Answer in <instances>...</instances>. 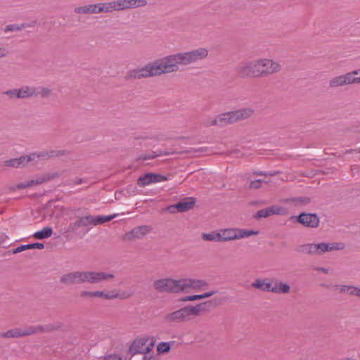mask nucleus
<instances>
[{
	"label": "nucleus",
	"instance_id": "nucleus-39",
	"mask_svg": "<svg viewBox=\"0 0 360 360\" xmlns=\"http://www.w3.org/2000/svg\"><path fill=\"white\" fill-rule=\"evenodd\" d=\"M52 90L46 87H40L36 93L37 95H39L43 98H47L51 96Z\"/></svg>",
	"mask_w": 360,
	"mask_h": 360
},
{
	"label": "nucleus",
	"instance_id": "nucleus-38",
	"mask_svg": "<svg viewBox=\"0 0 360 360\" xmlns=\"http://www.w3.org/2000/svg\"><path fill=\"white\" fill-rule=\"evenodd\" d=\"M316 243H308L302 246V251L310 255H316Z\"/></svg>",
	"mask_w": 360,
	"mask_h": 360
},
{
	"label": "nucleus",
	"instance_id": "nucleus-19",
	"mask_svg": "<svg viewBox=\"0 0 360 360\" xmlns=\"http://www.w3.org/2000/svg\"><path fill=\"white\" fill-rule=\"evenodd\" d=\"M299 222L304 226L310 228H316L319 224V219L314 214L302 213L299 216Z\"/></svg>",
	"mask_w": 360,
	"mask_h": 360
},
{
	"label": "nucleus",
	"instance_id": "nucleus-18",
	"mask_svg": "<svg viewBox=\"0 0 360 360\" xmlns=\"http://www.w3.org/2000/svg\"><path fill=\"white\" fill-rule=\"evenodd\" d=\"M193 207V204H172L161 209L165 214H176L186 212Z\"/></svg>",
	"mask_w": 360,
	"mask_h": 360
},
{
	"label": "nucleus",
	"instance_id": "nucleus-16",
	"mask_svg": "<svg viewBox=\"0 0 360 360\" xmlns=\"http://www.w3.org/2000/svg\"><path fill=\"white\" fill-rule=\"evenodd\" d=\"M117 4L119 11L145 6L148 1L147 0H117Z\"/></svg>",
	"mask_w": 360,
	"mask_h": 360
},
{
	"label": "nucleus",
	"instance_id": "nucleus-52",
	"mask_svg": "<svg viewBox=\"0 0 360 360\" xmlns=\"http://www.w3.org/2000/svg\"><path fill=\"white\" fill-rule=\"evenodd\" d=\"M350 291L351 292H349V295H354V296H356L360 298V288H358L356 286L351 285Z\"/></svg>",
	"mask_w": 360,
	"mask_h": 360
},
{
	"label": "nucleus",
	"instance_id": "nucleus-35",
	"mask_svg": "<svg viewBox=\"0 0 360 360\" xmlns=\"http://www.w3.org/2000/svg\"><path fill=\"white\" fill-rule=\"evenodd\" d=\"M169 154H171V153H169V152L162 153V151H155V152H153L152 153L148 154V155H141L139 158V160H147L153 159L156 157H159L162 155H169Z\"/></svg>",
	"mask_w": 360,
	"mask_h": 360
},
{
	"label": "nucleus",
	"instance_id": "nucleus-6",
	"mask_svg": "<svg viewBox=\"0 0 360 360\" xmlns=\"http://www.w3.org/2000/svg\"><path fill=\"white\" fill-rule=\"evenodd\" d=\"M200 314V304L188 305L167 314L165 319L167 323H181L189 321L192 317L198 316Z\"/></svg>",
	"mask_w": 360,
	"mask_h": 360
},
{
	"label": "nucleus",
	"instance_id": "nucleus-25",
	"mask_svg": "<svg viewBox=\"0 0 360 360\" xmlns=\"http://www.w3.org/2000/svg\"><path fill=\"white\" fill-rule=\"evenodd\" d=\"M18 91L19 98H28L37 96L34 87L23 86L18 89Z\"/></svg>",
	"mask_w": 360,
	"mask_h": 360
},
{
	"label": "nucleus",
	"instance_id": "nucleus-17",
	"mask_svg": "<svg viewBox=\"0 0 360 360\" xmlns=\"http://www.w3.org/2000/svg\"><path fill=\"white\" fill-rule=\"evenodd\" d=\"M33 162H37V160H49L53 158L60 157L65 155V151L58 150H51L49 151H39L32 153Z\"/></svg>",
	"mask_w": 360,
	"mask_h": 360
},
{
	"label": "nucleus",
	"instance_id": "nucleus-4",
	"mask_svg": "<svg viewBox=\"0 0 360 360\" xmlns=\"http://www.w3.org/2000/svg\"><path fill=\"white\" fill-rule=\"evenodd\" d=\"M153 348V338L148 335H141L136 338L131 342L129 347V352L131 355H142V360H158Z\"/></svg>",
	"mask_w": 360,
	"mask_h": 360
},
{
	"label": "nucleus",
	"instance_id": "nucleus-34",
	"mask_svg": "<svg viewBox=\"0 0 360 360\" xmlns=\"http://www.w3.org/2000/svg\"><path fill=\"white\" fill-rule=\"evenodd\" d=\"M202 239L205 241L220 242L219 230L210 233H203L202 234Z\"/></svg>",
	"mask_w": 360,
	"mask_h": 360
},
{
	"label": "nucleus",
	"instance_id": "nucleus-9",
	"mask_svg": "<svg viewBox=\"0 0 360 360\" xmlns=\"http://www.w3.org/2000/svg\"><path fill=\"white\" fill-rule=\"evenodd\" d=\"M155 76L157 72L153 62L148 63L143 68L131 70L127 74V77L129 79H140Z\"/></svg>",
	"mask_w": 360,
	"mask_h": 360
},
{
	"label": "nucleus",
	"instance_id": "nucleus-41",
	"mask_svg": "<svg viewBox=\"0 0 360 360\" xmlns=\"http://www.w3.org/2000/svg\"><path fill=\"white\" fill-rule=\"evenodd\" d=\"M6 336L8 338L23 337L22 330V329H15V330H9L6 333Z\"/></svg>",
	"mask_w": 360,
	"mask_h": 360
},
{
	"label": "nucleus",
	"instance_id": "nucleus-48",
	"mask_svg": "<svg viewBox=\"0 0 360 360\" xmlns=\"http://www.w3.org/2000/svg\"><path fill=\"white\" fill-rule=\"evenodd\" d=\"M196 199L193 197H184L183 195L180 196V198L176 200V202H195Z\"/></svg>",
	"mask_w": 360,
	"mask_h": 360
},
{
	"label": "nucleus",
	"instance_id": "nucleus-14",
	"mask_svg": "<svg viewBox=\"0 0 360 360\" xmlns=\"http://www.w3.org/2000/svg\"><path fill=\"white\" fill-rule=\"evenodd\" d=\"M342 243H316V255H321L326 252L342 250L345 248Z\"/></svg>",
	"mask_w": 360,
	"mask_h": 360
},
{
	"label": "nucleus",
	"instance_id": "nucleus-28",
	"mask_svg": "<svg viewBox=\"0 0 360 360\" xmlns=\"http://www.w3.org/2000/svg\"><path fill=\"white\" fill-rule=\"evenodd\" d=\"M100 11L101 13H110L117 11V0L108 2V3H100Z\"/></svg>",
	"mask_w": 360,
	"mask_h": 360
},
{
	"label": "nucleus",
	"instance_id": "nucleus-57",
	"mask_svg": "<svg viewBox=\"0 0 360 360\" xmlns=\"http://www.w3.org/2000/svg\"><path fill=\"white\" fill-rule=\"evenodd\" d=\"M278 172H275L274 173H267V172H255V174L256 175H259V176H274L276 174H277Z\"/></svg>",
	"mask_w": 360,
	"mask_h": 360
},
{
	"label": "nucleus",
	"instance_id": "nucleus-49",
	"mask_svg": "<svg viewBox=\"0 0 360 360\" xmlns=\"http://www.w3.org/2000/svg\"><path fill=\"white\" fill-rule=\"evenodd\" d=\"M103 360H124V359L118 354H110L105 355L103 357Z\"/></svg>",
	"mask_w": 360,
	"mask_h": 360
},
{
	"label": "nucleus",
	"instance_id": "nucleus-50",
	"mask_svg": "<svg viewBox=\"0 0 360 360\" xmlns=\"http://www.w3.org/2000/svg\"><path fill=\"white\" fill-rule=\"evenodd\" d=\"M263 182H264V181L261 180V179L252 181L250 184V188H259V187H261L262 184ZM265 183H266V181H265Z\"/></svg>",
	"mask_w": 360,
	"mask_h": 360
},
{
	"label": "nucleus",
	"instance_id": "nucleus-11",
	"mask_svg": "<svg viewBox=\"0 0 360 360\" xmlns=\"http://www.w3.org/2000/svg\"><path fill=\"white\" fill-rule=\"evenodd\" d=\"M150 231V227L148 226H137L122 234L121 239L124 242H133L142 239L144 236L148 234Z\"/></svg>",
	"mask_w": 360,
	"mask_h": 360
},
{
	"label": "nucleus",
	"instance_id": "nucleus-10",
	"mask_svg": "<svg viewBox=\"0 0 360 360\" xmlns=\"http://www.w3.org/2000/svg\"><path fill=\"white\" fill-rule=\"evenodd\" d=\"M208 283L200 279L183 278L181 279V292H202L208 288Z\"/></svg>",
	"mask_w": 360,
	"mask_h": 360
},
{
	"label": "nucleus",
	"instance_id": "nucleus-36",
	"mask_svg": "<svg viewBox=\"0 0 360 360\" xmlns=\"http://www.w3.org/2000/svg\"><path fill=\"white\" fill-rule=\"evenodd\" d=\"M171 345L169 342H162L157 346V352L159 354H167L170 351Z\"/></svg>",
	"mask_w": 360,
	"mask_h": 360
},
{
	"label": "nucleus",
	"instance_id": "nucleus-15",
	"mask_svg": "<svg viewBox=\"0 0 360 360\" xmlns=\"http://www.w3.org/2000/svg\"><path fill=\"white\" fill-rule=\"evenodd\" d=\"M165 180H167V178L162 175L147 173L138 179L137 184L141 187H144L151 184L161 182Z\"/></svg>",
	"mask_w": 360,
	"mask_h": 360
},
{
	"label": "nucleus",
	"instance_id": "nucleus-13",
	"mask_svg": "<svg viewBox=\"0 0 360 360\" xmlns=\"http://www.w3.org/2000/svg\"><path fill=\"white\" fill-rule=\"evenodd\" d=\"M45 182L44 174H36L33 179L25 182L19 183L15 186L8 187L10 191H15L16 190H22L37 185H41Z\"/></svg>",
	"mask_w": 360,
	"mask_h": 360
},
{
	"label": "nucleus",
	"instance_id": "nucleus-54",
	"mask_svg": "<svg viewBox=\"0 0 360 360\" xmlns=\"http://www.w3.org/2000/svg\"><path fill=\"white\" fill-rule=\"evenodd\" d=\"M309 201V198L303 197L295 198L290 200L291 202H308Z\"/></svg>",
	"mask_w": 360,
	"mask_h": 360
},
{
	"label": "nucleus",
	"instance_id": "nucleus-1",
	"mask_svg": "<svg viewBox=\"0 0 360 360\" xmlns=\"http://www.w3.org/2000/svg\"><path fill=\"white\" fill-rule=\"evenodd\" d=\"M209 51L198 48L187 52L169 55L153 61L157 76L179 71L180 65H188L208 56Z\"/></svg>",
	"mask_w": 360,
	"mask_h": 360
},
{
	"label": "nucleus",
	"instance_id": "nucleus-53",
	"mask_svg": "<svg viewBox=\"0 0 360 360\" xmlns=\"http://www.w3.org/2000/svg\"><path fill=\"white\" fill-rule=\"evenodd\" d=\"M27 250H30L29 244L28 245H22L18 246V248H16L15 249H14L13 250V252L14 254H17V253L21 252L22 251H25Z\"/></svg>",
	"mask_w": 360,
	"mask_h": 360
},
{
	"label": "nucleus",
	"instance_id": "nucleus-60",
	"mask_svg": "<svg viewBox=\"0 0 360 360\" xmlns=\"http://www.w3.org/2000/svg\"><path fill=\"white\" fill-rule=\"evenodd\" d=\"M352 152H353V150H347L346 153H352Z\"/></svg>",
	"mask_w": 360,
	"mask_h": 360
},
{
	"label": "nucleus",
	"instance_id": "nucleus-56",
	"mask_svg": "<svg viewBox=\"0 0 360 360\" xmlns=\"http://www.w3.org/2000/svg\"><path fill=\"white\" fill-rule=\"evenodd\" d=\"M29 247H30V249L37 248V249L41 250V249H44V245L43 243H32V244H29Z\"/></svg>",
	"mask_w": 360,
	"mask_h": 360
},
{
	"label": "nucleus",
	"instance_id": "nucleus-24",
	"mask_svg": "<svg viewBox=\"0 0 360 360\" xmlns=\"http://www.w3.org/2000/svg\"><path fill=\"white\" fill-rule=\"evenodd\" d=\"M290 291L291 287L288 283L280 280H275L274 293L288 294Z\"/></svg>",
	"mask_w": 360,
	"mask_h": 360
},
{
	"label": "nucleus",
	"instance_id": "nucleus-45",
	"mask_svg": "<svg viewBox=\"0 0 360 360\" xmlns=\"http://www.w3.org/2000/svg\"><path fill=\"white\" fill-rule=\"evenodd\" d=\"M266 280L256 279L252 283V286L256 289H259L264 291Z\"/></svg>",
	"mask_w": 360,
	"mask_h": 360
},
{
	"label": "nucleus",
	"instance_id": "nucleus-7",
	"mask_svg": "<svg viewBox=\"0 0 360 360\" xmlns=\"http://www.w3.org/2000/svg\"><path fill=\"white\" fill-rule=\"evenodd\" d=\"M219 232L220 242L239 240L259 234V231L258 230H247L236 228L219 229Z\"/></svg>",
	"mask_w": 360,
	"mask_h": 360
},
{
	"label": "nucleus",
	"instance_id": "nucleus-32",
	"mask_svg": "<svg viewBox=\"0 0 360 360\" xmlns=\"http://www.w3.org/2000/svg\"><path fill=\"white\" fill-rule=\"evenodd\" d=\"M53 230L51 227H44L42 230L35 232L33 237L37 240L48 238L52 236Z\"/></svg>",
	"mask_w": 360,
	"mask_h": 360
},
{
	"label": "nucleus",
	"instance_id": "nucleus-47",
	"mask_svg": "<svg viewBox=\"0 0 360 360\" xmlns=\"http://www.w3.org/2000/svg\"><path fill=\"white\" fill-rule=\"evenodd\" d=\"M351 285H340L337 286V290L340 293L349 295Z\"/></svg>",
	"mask_w": 360,
	"mask_h": 360
},
{
	"label": "nucleus",
	"instance_id": "nucleus-29",
	"mask_svg": "<svg viewBox=\"0 0 360 360\" xmlns=\"http://www.w3.org/2000/svg\"><path fill=\"white\" fill-rule=\"evenodd\" d=\"M344 79H345L343 75L335 76L330 78L328 82L329 88L335 89L346 85Z\"/></svg>",
	"mask_w": 360,
	"mask_h": 360
},
{
	"label": "nucleus",
	"instance_id": "nucleus-37",
	"mask_svg": "<svg viewBox=\"0 0 360 360\" xmlns=\"http://www.w3.org/2000/svg\"><path fill=\"white\" fill-rule=\"evenodd\" d=\"M2 167L6 168L19 169L15 158L6 160L2 162Z\"/></svg>",
	"mask_w": 360,
	"mask_h": 360
},
{
	"label": "nucleus",
	"instance_id": "nucleus-46",
	"mask_svg": "<svg viewBox=\"0 0 360 360\" xmlns=\"http://www.w3.org/2000/svg\"><path fill=\"white\" fill-rule=\"evenodd\" d=\"M206 126L211 127V126H219V123L218 122V117L217 115L216 117H208L205 122Z\"/></svg>",
	"mask_w": 360,
	"mask_h": 360
},
{
	"label": "nucleus",
	"instance_id": "nucleus-51",
	"mask_svg": "<svg viewBox=\"0 0 360 360\" xmlns=\"http://www.w3.org/2000/svg\"><path fill=\"white\" fill-rule=\"evenodd\" d=\"M86 183H87V180L86 179H76L75 180L70 181L68 183V185L74 186L79 185L82 184H86Z\"/></svg>",
	"mask_w": 360,
	"mask_h": 360
},
{
	"label": "nucleus",
	"instance_id": "nucleus-2",
	"mask_svg": "<svg viewBox=\"0 0 360 360\" xmlns=\"http://www.w3.org/2000/svg\"><path fill=\"white\" fill-rule=\"evenodd\" d=\"M281 65L267 58H259L240 63L236 72L242 78H261L279 72Z\"/></svg>",
	"mask_w": 360,
	"mask_h": 360
},
{
	"label": "nucleus",
	"instance_id": "nucleus-33",
	"mask_svg": "<svg viewBox=\"0 0 360 360\" xmlns=\"http://www.w3.org/2000/svg\"><path fill=\"white\" fill-rule=\"evenodd\" d=\"M18 168H24L27 167L30 162H33L32 154L21 155L15 158Z\"/></svg>",
	"mask_w": 360,
	"mask_h": 360
},
{
	"label": "nucleus",
	"instance_id": "nucleus-42",
	"mask_svg": "<svg viewBox=\"0 0 360 360\" xmlns=\"http://www.w3.org/2000/svg\"><path fill=\"white\" fill-rule=\"evenodd\" d=\"M275 280H266L264 291L274 293Z\"/></svg>",
	"mask_w": 360,
	"mask_h": 360
},
{
	"label": "nucleus",
	"instance_id": "nucleus-43",
	"mask_svg": "<svg viewBox=\"0 0 360 360\" xmlns=\"http://www.w3.org/2000/svg\"><path fill=\"white\" fill-rule=\"evenodd\" d=\"M79 296L84 300H92L94 299V291H89L83 290L80 292Z\"/></svg>",
	"mask_w": 360,
	"mask_h": 360
},
{
	"label": "nucleus",
	"instance_id": "nucleus-44",
	"mask_svg": "<svg viewBox=\"0 0 360 360\" xmlns=\"http://www.w3.org/2000/svg\"><path fill=\"white\" fill-rule=\"evenodd\" d=\"M3 94L8 96L10 99L19 98L18 89H9L4 91Z\"/></svg>",
	"mask_w": 360,
	"mask_h": 360
},
{
	"label": "nucleus",
	"instance_id": "nucleus-23",
	"mask_svg": "<svg viewBox=\"0 0 360 360\" xmlns=\"http://www.w3.org/2000/svg\"><path fill=\"white\" fill-rule=\"evenodd\" d=\"M90 226L89 215L79 217L75 222L72 223L68 229V231H76L81 227H88Z\"/></svg>",
	"mask_w": 360,
	"mask_h": 360
},
{
	"label": "nucleus",
	"instance_id": "nucleus-26",
	"mask_svg": "<svg viewBox=\"0 0 360 360\" xmlns=\"http://www.w3.org/2000/svg\"><path fill=\"white\" fill-rule=\"evenodd\" d=\"M216 293L214 290H210L198 295H188L182 299L184 302H193L196 300L209 298Z\"/></svg>",
	"mask_w": 360,
	"mask_h": 360
},
{
	"label": "nucleus",
	"instance_id": "nucleus-40",
	"mask_svg": "<svg viewBox=\"0 0 360 360\" xmlns=\"http://www.w3.org/2000/svg\"><path fill=\"white\" fill-rule=\"evenodd\" d=\"M43 174H44V177L45 179V182H48L49 181H51L53 179L60 177L61 174L59 172H46Z\"/></svg>",
	"mask_w": 360,
	"mask_h": 360
},
{
	"label": "nucleus",
	"instance_id": "nucleus-5",
	"mask_svg": "<svg viewBox=\"0 0 360 360\" xmlns=\"http://www.w3.org/2000/svg\"><path fill=\"white\" fill-rule=\"evenodd\" d=\"M254 112L255 110L252 108L245 107L221 113L217 115L219 127H224L248 119L254 115Z\"/></svg>",
	"mask_w": 360,
	"mask_h": 360
},
{
	"label": "nucleus",
	"instance_id": "nucleus-20",
	"mask_svg": "<svg viewBox=\"0 0 360 360\" xmlns=\"http://www.w3.org/2000/svg\"><path fill=\"white\" fill-rule=\"evenodd\" d=\"M99 8L100 3L78 6L74 9V11L77 14H97L101 13Z\"/></svg>",
	"mask_w": 360,
	"mask_h": 360
},
{
	"label": "nucleus",
	"instance_id": "nucleus-27",
	"mask_svg": "<svg viewBox=\"0 0 360 360\" xmlns=\"http://www.w3.org/2000/svg\"><path fill=\"white\" fill-rule=\"evenodd\" d=\"M360 74V70H353L352 72L344 74V82L346 85L360 84V78H356V75Z\"/></svg>",
	"mask_w": 360,
	"mask_h": 360
},
{
	"label": "nucleus",
	"instance_id": "nucleus-55",
	"mask_svg": "<svg viewBox=\"0 0 360 360\" xmlns=\"http://www.w3.org/2000/svg\"><path fill=\"white\" fill-rule=\"evenodd\" d=\"M9 51L3 46H0V58H6L8 56Z\"/></svg>",
	"mask_w": 360,
	"mask_h": 360
},
{
	"label": "nucleus",
	"instance_id": "nucleus-31",
	"mask_svg": "<svg viewBox=\"0 0 360 360\" xmlns=\"http://www.w3.org/2000/svg\"><path fill=\"white\" fill-rule=\"evenodd\" d=\"M34 22L32 24L22 23L21 25H17V24L8 25L5 27L4 32H19L25 28L34 26Z\"/></svg>",
	"mask_w": 360,
	"mask_h": 360
},
{
	"label": "nucleus",
	"instance_id": "nucleus-30",
	"mask_svg": "<svg viewBox=\"0 0 360 360\" xmlns=\"http://www.w3.org/2000/svg\"><path fill=\"white\" fill-rule=\"evenodd\" d=\"M22 330L23 337L46 331L45 328L42 326H31Z\"/></svg>",
	"mask_w": 360,
	"mask_h": 360
},
{
	"label": "nucleus",
	"instance_id": "nucleus-12",
	"mask_svg": "<svg viewBox=\"0 0 360 360\" xmlns=\"http://www.w3.org/2000/svg\"><path fill=\"white\" fill-rule=\"evenodd\" d=\"M286 212H287L285 208L278 205H274L259 210L254 214V217L256 219H260L262 218H266L276 214H285Z\"/></svg>",
	"mask_w": 360,
	"mask_h": 360
},
{
	"label": "nucleus",
	"instance_id": "nucleus-3",
	"mask_svg": "<svg viewBox=\"0 0 360 360\" xmlns=\"http://www.w3.org/2000/svg\"><path fill=\"white\" fill-rule=\"evenodd\" d=\"M115 274L111 272L95 271H76L63 274L60 278V283L65 285H73L88 283L97 284L103 281L114 279Z\"/></svg>",
	"mask_w": 360,
	"mask_h": 360
},
{
	"label": "nucleus",
	"instance_id": "nucleus-8",
	"mask_svg": "<svg viewBox=\"0 0 360 360\" xmlns=\"http://www.w3.org/2000/svg\"><path fill=\"white\" fill-rule=\"evenodd\" d=\"M153 287L160 292H181V279L175 280L169 277L159 278L154 281Z\"/></svg>",
	"mask_w": 360,
	"mask_h": 360
},
{
	"label": "nucleus",
	"instance_id": "nucleus-58",
	"mask_svg": "<svg viewBox=\"0 0 360 360\" xmlns=\"http://www.w3.org/2000/svg\"><path fill=\"white\" fill-rule=\"evenodd\" d=\"M319 271L321 272H323L324 274H328V270L327 269H325V268H319L318 269Z\"/></svg>",
	"mask_w": 360,
	"mask_h": 360
},
{
	"label": "nucleus",
	"instance_id": "nucleus-22",
	"mask_svg": "<svg viewBox=\"0 0 360 360\" xmlns=\"http://www.w3.org/2000/svg\"><path fill=\"white\" fill-rule=\"evenodd\" d=\"M94 299L99 298L105 300H111L120 297L119 293L116 290L110 291L95 290L94 291Z\"/></svg>",
	"mask_w": 360,
	"mask_h": 360
},
{
	"label": "nucleus",
	"instance_id": "nucleus-59",
	"mask_svg": "<svg viewBox=\"0 0 360 360\" xmlns=\"http://www.w3.org/2000/svg\"><path fill=\"white\" fill-rule=\"evenodd\" d=\"M357 70H360V68L358 69ZM356 78H360V74H358V75H356Z\"/></svg>",
	"mask_w": 360,
	"mask_h": 360
},
{
	"label": "nucleus",
	"instance_id": "nucleus-21",
	"mask_svg": "<svg viewBox=\"0 0 360 360\" xmlns=\"http://www.w3.org/2000/svg\"><path fill=\"white\" fill-rule=\"evenodd\" d=\"M120 214H112L110 215H89L90 226H98L105 224L115 219Z\"/></svg>",
	"mask_w": 360,
	"mask_h": 360
}]
</instances>
